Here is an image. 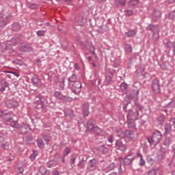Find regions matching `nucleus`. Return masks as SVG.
<instances>
[{"label": "nucleus", "instance_id": "nucleus-1", "mask_svg": "<svg viewBox=\"0 0 175 175\" xmlns=\"http://www.w3.org/2000/svg\"><path fill=\"white\" fill-rule=\"evenodd\" d=\"M118 137H123L126 143H131L135 142V133L129 130L122 131L121 130L117 131Z\"/></svg>", "mask_w": 175, "mask_h": 175}, {"label": "nucleus", "instance_id": "nucleus-2", "mask_svg": "<svg viewBox=\"0 0 175 175\" xmlns=\"http://www.w3.org/2000/svg\"><path fill=\"white\" fill-rule=\"evenodd\" d=\"M148 142L152 144V146H157L159 143H161L162 140V133L159 131H155L152 137L148 139Z\"/></svg>", "mask_w": 175, "mask_h": 175}, {"label": "nucleus", "instance_id": "nucleus-3", "mask_svg": "<svg viewBox=\"0 0 175 175\" xmlns=\"http://www.w3.org/2000/svg\"><path fill=\"white\" fill-rule=\"evenodd\" d=\"M152 92L155 94V95H158V94L161 93V86L159 85V80L154 79L152 81Z\"/></svg>", "mask_w": 175, "mask_h": 175}, {"label": "nucleus", "instance_id": "nucleus-4", "mask_svg": "<svg viewBox=\"0 0 175 175\" xmlns=\"http://www.w3.org/2000/svg\"><path fill=\"white\" fill-rule=\"evenodd\" d=\"M148 28L150 31L153 32V36L155 39H158L159 37V27L158 25H150Z\"/></svg>", "mask_w": 175, "mask_h": 175}, {"label": "nucleus", "instance_id": "nucleus-5", "mask_svg": "<svg viewBox=\"0 0 175 175\" xmlns=\"http://www.w3.org/2000/svg\"><path fill=\"white\" fill-rule=\"evenodd\" d=\"M71 90L77 95L80 94V91H81V83L80 82H75L72 86Z\"/></svg>", "mask_w": 175, "mask_h": 175}, {"label": "nucleus", "instance_id": "nucleus-6", "mask_svg": "<svg viewBox=\"0 0 175 175\" xmlns=\"http://www.w3.org/2000/svg\"><path fill=\"white\" fill-rule=\"evenodd\" d=\"M0 147L3 148V150H10V144L5 142V138L3 137H0Z\"/></svg>", "mask_w": 175, "mask_h": 175}, {"label": "nucleus", "instance_id": "nucleus-7", "mask_svg": "<svg viewBox=\"0 0 175 175\" xmlns=\"http://www.w3.org/2000/svg\"><path fill=\"white\" fill-rule=\"evenodd\" d=\"M116 147L117 150H120V151H126V146L120 140L116 141Z\"/></svg>", "mask_w": 175, "mask_h": 175}, {"label": "nucleus", "instance_id": "nucleus-8", "mask_svg": "<svg viewBox=\"0 0 175 175\" xmlns=\"http://www.w3.org/2000/svg\"><path fill=\"white\" fill-rule=\"evenodd\" d=\"M137 116H139L138 111H137L135 113H134V112L132 111H129L127 120H132L133 121H135V120H137Z\"/></svg>", "mask_w": 175, "mask_h": 175}, {"label": "nucleus", "instance_id": "nucleus-9", "mask_svg": "<svg viewBox=\"0 0 175 175\" xmlns=\"http://www.w3.org/2000/svg\"><path fill=\"white\" fill-rule=\"evenodd\" d=\"M32 84L34 85V87H36L38 88V87H40L42 85V81H40V79H39V77L34 76L32 79Z\"/></svg>", "mask_w": 175, "mask_h": 175}, {"label": "nucleus", "instance_id": "nucleus-10", "mask_svg": "<svg viewBox=\"0 0 175 175\" xmlns=\"http://www.w3.org/2000/svg\"><path fill=\"white\" fill-rule=\"evenodd\" d=\"M133 159H135V156L133 154L127 155L124 159V163L126 165H131L132 162H133Z\"/></svg>", "mask_w": 175, "mask_h": 175}, {"label": "nucleus", "instance_id": "nucleus-11", "mask_svg": "<svg viewBox=\"0 0 175 175\" xmlns=\"http://www.w3.org/2000/svg\"><path fill=\"white\" fill-rule=\"evenodd\" d=\"M20 104L18 103V102L13 100H10L6 102V106L9 109H12V107H17Z\"/></svg>", "mask_w": 175, "mask_h": 175}, {"label": "nucleus", "instance_id": "nucleus-12", "mask_svg": "<svg viewBox=\"0 0 175 175\" xmlns=\"http://www.w3.org/2000/svg\"><path fill=\"white\" fill-rule=\"evenodd\" d=\"M87 129L88 131H92L94 128H95V120L90 119L88 121L87 123Z\"/></svg>", "mask_w": 175, "mask_h": 175}, {"label": "nucleus", "instance_id": "nucleus-13", "mask_svg": "<svg viewBox=\"0 0 175 175\" xmlns=\"http://www.w3.org/2000/svg\"><path fill=\"white\" fill-rule=\"evenodd\" d=\"M83 114L85 117H87L90 114V105L85 103L83 106Z\"/></svg>", "mask_w": 175, "mask_h": 175}, {"label": "nucleus", "instance_id": "nucleus-14", "mask_svg": "<svg viewBox=\"0 0 175 175\" xmlns=\"http://www.w3.org/2000/svg\"><path fill=\"white\" fill-rule=\"evenodd\" d=\"M159 17H161V11L155 10L152 14V20L157 21Z\"/></svg>", "mask_w": 175, "mask_h": 175}, {"label": "nucleus", "instance_id": "nucleus-15", "mask_svg": "<svg viewBox=\"0 0 175 175\" xmlns=\"http://www.w3.org/2000/svg\"><path fill=\"white\" fill-rule=\"evenodd\" d=\"M88 167L90 172H94V170L96 169V165L95 164V162L92 160L90 161L88 163Z\"/></svg>", "mask_w": 175, "mask_h": 175}, {"label": "nucleus", "instance_id": "nucleus-16", "mask_svg": "<svg viewBox=\"0 0 175 175\" xmlns=\"http://www.w3.org/2000/svg\"><path fill=\"white\" fill-rule=\"evenodd\" d=\"M6 87H8V82L5 80H1L0 82V91H5Z\"/></svg>", "mask_w": 175, "mask_h": 175}, {"label": "nucleus", "instance_id": "nucleus-17", "mask_svg": "<svg viewBox=\"0 0 175 175\" xmlns=\"http://www.w3.org/2000/svg\"><path fill=\"white\" fill-rule=\"evenodd\" d=\"M137 32V31L135 29L129 30L125 33V35L128 36V38H132V36H135V35H136Z\"/></svg>", "mask_w": 175, "mask_h": 175}, {"label": "nucleus", "instance_id": "nucleus-18", "mask_svg": "<svg viewBox=\"0 0 175 175\" xmlns=\"http://www.w3.org/2000/svg\"><path fill=\"white\" fill-rule=\"evenodd\" d=\"M40 105H37L38 109H42V111H47V109H46V105L44 104V102L40 101Z\"/></svg>", "mask_w": 175, "mask_h": 175}, {"label": "nucleus", "instance_id": "nucleus-19", "mask_svg": "<svg viewBox=\"0 0 175 175\" xmlns=\"http://www.w3.org/2000/svg\"><path fill=\"white\" fill-rule=\"evenodd\" d=\"M92 132H94L95 135H102V133H103L102 129H100L98 126L94 127V129L92 130Z\"/></svg>", "mask_w": 175, "mask_h": 175}, {"label": "nucleus", "instance_id": "nucleus-20", "mask_svg": "<svg viewBox=\"0 0 175 175\" xmlns=\"http://www.w3.org/2000/svg\"><path fill=\"white\" fill-rule=\"evenodd\" d=\"M137 158H139V159H140V161H139L140 166H144V165H146V161H144V159H143V156L141 154L137 153Z\"/></svg>", "mask_w": 175, "mask_h": 175}, {"label": "nucleus", "instance_id": "nucleus-21", "mask_svg": "<svg viewBox=\"0 0 175 175\" xmlns=\"http://www.w3.org/2000/svg\"><path fill=\"white\" fill-rule=\"evenodd\" d=\"M37 146L40 148H44V144L43 143V139H42L38 138L37 139Z\"/></svg>", "mask_w": 175, "mask_h": 175}, {"label": "nucleus", "instance_id": "nucleus-22", "mask_svg": "<svg viewBox=\"0 0 175 175\" xmlns=\"http://www.w3.org/2000/svg\"><path fill=\"white\" fill-rule=\"evenodd\" d=\"M79 167L81 168V169H83V167H84V162H85V161L84 160V157L83 156H81L79 157Z\"/></svg>", "mask_w": 175, "mask_h": 175}, {"label": "nucleus", "instance_id": "nucleus-23", "mask_svg": "<svg viewBox=\"0 0 175 175\" xmlns=\"http://www.w3.org/2000/svg\"><path fill=\"white\" fill-rule=\"evenodd\" d=\"M54 95L57 99H61L62 100L65 99L64 95H62L59 92H55Z\"/></svg>", "mask_w": 175, "mask_h": 175}, {"label": "nucleus", "instance_id": "nucleus-24", "mask_svg": "<svg viewBox=\"0 0 175 175\" xmlns=\"http://www.w3.org/2000/svg\"><path fill=\"white\" fill-rule=\"evenodd\" d=\"M125 3H126L124 0H116L115 1V5L116 6H120V5L121 6H124Z\"/></svg>", "mask_w": 175, "mask_h": 175}, {"label": "nucleus", "instance_id": "nucleus-25", "mask_svg": "<svg viewBox=\"0 0 175 175\" xmlns=\"http://www.w3.org/2000/svg\"><path fill=\"white\" fill-rule=\"evenodd\" d=\"M163 159V153L161 152H158L157 153V157L156 159L157 162H161Z\"/></svg>", "mask_w": 175, "mask_h": 175}, {"label": "nucleus", "instance_id": "nucleus-26", "mask_svg": "<svg viewBox=\"0 0 175 175\" xmlns=\"http://www.w3.org/2000/svg\"><path fill=\"white\" fill-rule=\"evenodd\" d=\"M64 114L66 117H73L74 116V113H73V111L70 110V109H68L67 111H64Z\"/></svg>", "mask_w": 175, "mask_h": 175}, {"label": "nucleus", "instance_id": "nucleus-27", "mask_svg": "<svg viewBox=\"0 0 175 175\" xmlns=\"http://www.w3.org/2000/svg\"><path fill=\"white\" fill-rule=\"evenodd\" d=\"M157 122H158V124H159V125H162V124H163V122H165V116H163L162 115L159 116L157 118Z\"/></svg>", "mask_w": 175, "mask_h": 175}, {"label": "nucleus", "instance_id": "nucleus-28", "mask_svg": "<svg viewBox=\"0 0 175 175\" xmlns=\"http://www.w3.org/2000/svg\"><path fill=\"white\" fill-rule=\"evenodd\" d=\"M3 118L6 121H10V120H12V115L9 113H4L3 115Z\"/></svg>", "mask_w": 175, "mask_h": 175}, {"label": "nucleus", "instance_id": "nucleus-29", "mask_svg": "<svg viewBox=\"0 0 175 175\" xmlns=\"http://www.w3.org/2000/svg\"><path fill=\"white\" fill-rule=\"evenodd\" d=\"M69 154H70V148L69 147H66L63 152V157L64 158H65V157L69 155Z\"/></svg>", "mask_w": 175, "mask_h": 175}, {"label": "nucleus", "instance_id": "nucleus-30", "mask_svg": "<svg viewBox=\"0 0 175 175\" xmlns=\"http://www.w3.org/2000/svg\"><path fill=\"white\" fill-rule=\"evenodd\" d=\"M10 126H12V128H21V126H20V124H18L17 121L11 122Z\"/></svg>", "mask_w": 175, "mask_h": 175}, {"label": "nucleus", "instance_id": "nucleus-31", "mask_svg": "<svg viewBox=\"0 0 175 175\" xmlns=\"http://www.w3.org/2000/svg\"><path fill=\"white\" fill-rule=\"evenodd\" d=\"M165 133H170L172 132V125L170 124H165Z\"/></svg>", "mask_w": 175, "mask_h": 175}, {"label": "nucleus", "instance_id": "nucleus-32", "mask_svg": "<svg viewBox=\"0 0 175 175\" xmlns=\"http://www.w3.org/2000/svg\"><path fill=\"white\" fill-rule=\"evenodd\" d=\"M77 158V155L72 154L71 157V166L73 167L75 166V163H76V159Z\"/></svg>", "mask_w": 175, "mask_h": 175}, {"label": "nucleus", "instance_id": "nucleus-33", "mask_svg": "<svg viewBox=\"0 0 175 175\" xmlns=\"http://www.w3.org/2000/svg\"><path fill=\"white\" fill-rule=\"evenodd\" d=\"M17 170H18V173H20L21 174L23 173V172H24V165L18 164V167H17Z\"/></svg>", "mask_w": 175, "mask_h": 175}, {"label": "nucleus", "instance_id": "nucleus-34", "mask_svg": "<svg viewBox=\"0 0 175 175\" xmlns=\"http://www.w3.org/2000/svg\"><path fill=\"white\" fill-rule=\"evenodd\" d=\"M146 161L148 163H149L150 165H154L155 161L154 160V159H152V157H151L150 156H148L146 159Z\"/></svg>", "mask_w": 175, "mask_h": 175}, {"label": "nucleus", "instance_id": "nucleus-35", "mask_svg": "<svg viewBox=\"0 0 175 175\" xmlns=\"http://www.w3.org/2000/svg\"><path fill=\"white\" fill-rule=\"evenodd\" d=\"M76 80H77V77L75 75H72L71 77L68 78V81L70 83H75Z\"/></svg>", "mask_w": 175, "mask_h": 175}, {"label": "nucleus", "instance_id": "nucleus-36", "mask_svg": "<svg viewBox=\"0 0 175 175\" xmlns=\"http://www.w3.org/2000/svg\"><path fill=\"white\" fill-rule=\"evenodd\" d=\"M115 168H116V164L114 163H112L109 164V165L108 166L107 170L108 172H111V170H114Z\"/></svg>", "mask_w": 175, "mask_h": 175}, {"label": "nucleus", "instance_id": "nucleus-37", "mask_svg": "<svg viewBox=\"0 0 175 175\" xmlns=\"http://www.w3.org/2000/svg\"><path fill=\"white\" fill-rule=\"evenodd\" d=\"M40 173L42 175H46L47 173V170H46V167H40Z\"/></svg>", "mask_w": 175, "mask_h": 175}, {"label": "nucleus", "instance_id": "nucleus-38", "mask_svg": "<svg viewBox=\"0 0 175 175\" xmlns=\"http://www.w3.org/2000/svg\"><path fill=\"white\" fill-rule=\"evenodd\" d=\"M36 157H38V151H33V153L30 155L31 161H33Z\"/></svg>", "mask_w": 175, "mask_h": 175}, {"label": "nucleus", "instance_id": "nucleus-39", "mask_svg": "<svg viewBox=\"0 0 175 175\" xmlns=\"http://www.w3.org/2000/svg\"><path fill=\"white\" fill-rule=\"evenodd\" d=\"M99 150L103 154H106V152H107V148H105V146H99Z\"/></svg>", "mask_w": 175, "mask_h": 175}, {"label": "nucleus", "instance_id": "nucleus-40", "mask_svg": "<svg viewBox=\"0 0 175 175\" xmlns=\"http://www.w3.org/2000/svg\"><path fill=\"white\" fill-rule=\"evenodd\" d=\"M139 3V0H131L129 1V5L131 6H135V5H137Z\"/></svg>", "mask_w": 175, "mask_h": 175}, {"label": "nucleus", "instance_id": "nucleus-41", "mask_svg": "<svg viewBox=\"0 0 175 175\" xmlns=\"http://www.w3.org/2000/svg\"><path fill=\"white\" fill-rule=\"evenodd\" d=\"M125 49L127 53H132V46L129 44H126Z\"/></svg>", "mask_w": 175, "mask_h": 175}, {"label": "nucleus", "instance_id": "nucleus-42", "mask_svg": "<svg viewBox=\"0 0 175 175\" xmlns=\"http://www.w3.org/2000/svg\"><path fill=\"white\" fill-rule=\"evenodd\" d=\"M169 144H170V137H167L164 141V145L168 147Z\"/></svg>", "mask_w": 175, "mask_h": 175}, {"label": "nucleus", "instance_id": "nucleus-43", "mask_svg": "<svg viewBox=\"0 0 175 175\" xmlns=\"http://www.w3.org/2000/svg\"><path fill=\"white\" fill-rule=\"evenodd\" d=\"M126 88H128V85L125 83H122L121 85H120V89L122 90V91H125V90H126Z\"/></svg>", "mask_w": 175, "mask_h": 175}, {"label": "nucleus", "instance_id": "nucleus-44", "mask_svg": "<svg viewBox=\"0 0 175 175\" xmlns=\"http://www.w3.org/2000/svg\"><path fill=\"white\" fill-rule=\"evenodd\" d=\"M45 33H46L45 31L39 30L38 31H37V35L38 36H44Z\"/></svg>", "mask_w": 175, "mask_h": 175}, {"label": "nucleus", "instance_id": "nucleus-45", "mask_svg": "<svg viewBox=\"0 0 175 175\" xmlns=\"http://www.w3.org/2000/svg\"><path fill=\"white\" fill-rule=\"evenodd\" d=\"M148 175H155L157 174V170H150L148 173Z\"/></svg>", "mask_w": 175, "mask_h": 175}, {"label": "nucleus", "instance_id": "nucleus-46", "mask_svg": "<svg viewBox=\"0 0 175 175\" xmlns=\"http://www.w3.org/2000/svg\"><path fill=\"white\" fill-rule=\"evenodd\" d=\"M169 17L172 20H173V18H175V11H173V12H170V14H169Z\"/></svg>", "mask_w": 175, "mask_h": 175}, {"label": "nucleus", "instance_id": "nucleus-47", "mask_svg": "<svg viewBox=\"0 0 175 175\" xmlns=\"http://www.w3.org/2000/svg\"><path fill=\"white\" fill-rule=\"evenodd\" d=\"M27 128H28V126H23V127L21 128V131H22V133H25L27 132L26 130H24V129H27Z\"/></svg>", "mask_w": 175, "mask_h": 175}, {"label": "nucleus", "instance_id": "nucleus-48", "mask_svg": "<svg viewBox=\"0 0 175 175\" xmlns=\"http://www.w3.org/2000/svg\"><path fill=\"white\" fill-rule=\"evenodd\" d=\"M126 13L127 16H132V14H133V11L128 10L126 11Z\"/></svg>", "mask_w": 175, "mask_h": 175}, {"label": "nucleus", "instance_id": "nucleus-49", "mask_svg": "<svg viewBox=\"0 0 175 175\" xmlns=\"http://www.w3.org/2000/svg\"><path fill=\"white\" fill-rule=\"evenodd\" d=\"M57 165V163H52V162H50L49 164L48 165V167H54V166H55Z\"/></svg>", "mask_w": 175, "mask_h": 175}, {"label": "nucleus", "instance_id": "nucleus-50", "mask_svg": "<svg viewBox=\"0 0 175 175\" xmlns=\"http://www.w3.org/2000/svg\"><path fill=\"white\" fill-rule=\"evenodd\" d=\"M113 135H109L108 142L111 144L113 143Z\"/></svg>", "mask_w": 175, "mask_h": 175}, {"label": "nucleus", "instance_id": "nucleus-51", "mask_svg": "<svg viewBox=\"0 0 175 175\" xmlns=\"http://www.w3.org/2000/svg\"><path fill=\"white\" fill-rule=\"evenodd\" d=\"M30 8H31V9H38V5H36V4H31V5H30Z\"/></svg>", "mask_w": 175, "mask_h": 175}, {"label": "nucleus", "instance_id": "nucleus-52", "mask_svg": "<svg viewBox=\"0 0 175 175\" xmlns=\"http://www.w3.org/2000/svg\"><path fill=\"white\" fill-rule=\"evenodd\" d=\"M170 122L173 124L174 128H175V118H172L170 119Z\"/></svg>", "mask_w": 175, "mask_h": 175}, {"label": "nucleus", "instance_id": "nucleus-53", "mask_svg": "<svg viewBox=\"0 0 175 175\" xmlns=\"http://www.w3.org/2000/svg\"><path fill=\"white\" fill-rule=\"evenodd\" d=\"M43 139H44V140H45V142H46V143H49V142H50V139H49V137H43Z\"/></svg>", "mask_w": 175, "mask_h": 175}, {"label": "nucleus", "instance_id": "nucleus-54", "mask_svg": "<svg viewBox=\"0 0 175 175\" xmlns=\"http://www.w3.org/2000/svg\"><path fill=\"white\" fill-rule=\"evenodd\" d=\"M8 18H9V17H5L3 20V23H4V25H6V23H8Z\"/></svg>", "mask_w": 175, "mask_h": 175}, {"label": "nucleus", "instance_id": "nucleus-55", "mask_svg": "<svg viewBox=\"0 0 175 175\" xmlns=\"http://www.w3.org/2000/svg\"><path fill=\"white\" fill-rule=\"evenodd\" d=\"M52 175H59V172L58 171H54Z\"/></svg>", "mask_w": 175, "mask_h": 175}, {"label": "nucleus", "instance_id": "nucleus-56", "mask_svg": "<svg viewBox=\"0 0 175 175\" xmlns=\"http://www.w3.org/2000/svg\"><path fill=\"white\" fill-rule=\"evenodd\" d=\"M3 116V111H0V117H2Z\"/></svg>", "mask_w": 175, "mask_h": 175}, {"label": "nucleus", "instance_id": "nucleus-57", "mask_svg": "<svg viewBox=\"0 0 175 175\" xmlns=\"http://www.w3.org/2000/svg\"><path fill=\"white\" fill-rule=\"evenodd\" d=\"M64 87H65V84L63 83H62V89L64 90Z\"/></svg>", "mask_w": 175, "mask_h": 175}, {"label": "nucleus", "instance_id": "nucleus-58", "mask_svg": "<svg viewBox=\"0 0 175 175\" xmlns=\"http://www.w3.org/2000/svg\"><path fill=\"white\" fill-rule=\"evenodd\" d=\"M88 61H91V59H92V58L91 57H88Z\"/></svg>", "mask_w": 175, "mask_h": 175}, {"label": "nucleus", "instance_id": "nucleus-59", "mask_svg": "<svg viewBox=\"0 0 175 175\" xmlns=\"http://www.w3.org/2000/svg\"><path fill=\"white\" fill-rule=\"evenodd\" d=\"M170 175H175V171H173L171 174Z\"/></svg>", "mask_w": 175, "mask_h": 175}, {"label": "nucleus", "instance_id": "nucleus-60", "mask_svg": "<svg viewBox=\"0 0 175 175\" xmlns=\"http://www.w3.org/2000/svg\"><path fill=\"white\" fill-rule=\"evenodd\" d=\"M172 150H173V151H175V145H174V146H172Z\"/></svg>", "mask_w": 175, "mask_h": 175}, {"label": "nucleus", "instance_id": "nucleus-61", "mask_svg": "<svg viewBox=\"0 0 175 175\" xmlns=\"http://www.w3.org/2000/svg\"><path fill=\"white\" fill-rule=\"evenodd\" d=\"M169 2H174V0H169Z\"/></svg>", "mask_w": 175, "mask_h": 175}, {"label": "nucleus", "instance_id": "nucleus-62", "mask_svg": "<svg viewBox=\"0 0 175 175\" xmlns=\"http://www.w3.org/2000/svg\"><path fill=\"white\" fill-rule=\"evenodd\" d=\"M62 162H65V158L64 157L62 159Z\"/></svg>", "mask_w": 175, "mask_h": 175}, {"label": "nucleus", "instance_id": "nucleus-63", "mask_svg": "<svg viewBox=\"0 0 175 175\" xmlns=\"http://www.w3.org/2000/svg\"><path fill=\"white\" fill-rule=\"evenodd\" d=\"M135 124H133V126H131V128H135Z\"/></svg>", "mask_w": 175, "mask_h": 175}, {"label": "nucleus", "instance_id": "nucleus-64", "mask_svg": "<svg viewBox=\"0 0 175 175\" xmlns=\"http://www.w3.org/2000/svg\"><path fill=\"white\" fill-rule=\"evenodd\" d=\"M93 66H96V65L94 64V63H92Z\"/></svg>", "mask_w": 175, "mask_h": 175}]
</instances>
